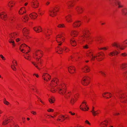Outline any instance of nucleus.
Masks as SVG:
<instances>
[{"mask_svg":"<svg viewBox=\"0 0 127 127\" xmlns=\"http://www.w3.org/2000/svg\"><path fill=\"white\" fill-rule=\"evenodd\" d=\"M103 55L102 54L99 53H98L97 55H96L95 56H93V54L91 52H90L89 53L87 54V56H89L91 59V60L92 61H94L95 58L96 59L97 61H100L102 60L103 59L101 57V56H103V55L104 56V54L103 53H102Z\"/></svg>","mask_w":127,"mask_h":127,"instance_id":"obj_1","label":"nucleus"},{"mask_svg":"<svg viewBox=\"0 0 127 127\" xmlns=\"http://www.w3.org/2000/svg\"><path fill=\"white\" fill-rule=\"evenodd\" d=\"M83 35L82 36V40L83 41L88 43L89 42V39L90 38L88 34L89 31L87 30H84L82 31Z\"/></svg>","mask_w":127,"mask_h":127,"instance_id":"obj_2","label":"nucleus"},{"mask_svg":"<svg viewBox=\"0 0 127 127\" xmlns=\"http://www.w3.org/2000/svg\"><path fill=\"white\" fill-rule=\"evenodd\" d=\"M63 34V33H62L61 34H58L56 37V40L59 43V46H60L62 44L63 42H62V41H63V42L64 41V37L62 35V34Z\"/></svg>","mask_w":127,"mask_h":127,"instance_id":"obj_3","label":"nucleus"},{"mask_svg":"<svg viewBox=\"0 0 127 127\" xmlns=\"http://www.w3.org/2000/svg\"><path fill=\"white\" fill-rule=\"evenodd\" d=\"M17 35V34L16 33H12L10 35L9 37L10 38L9 40V42L10 43H12V45L13 46H15V45L14 44V42L13 40V39L15 38Z\"/></svg>","mask_w":127,"mask_h":127,"instance_id":"obj_4","label":"nucleus"},{"mask_svg":"<svg viewBox=\"0 0 127 127\" xmlns=\"http://www.w3.org/2000/svg\"><path fill=\"white\" fill-rule=\"evenodd\" d=\"M59 8L57 7L53 8L49 11V14L50 16L53 17L56 15V12L58 11Z\"/></svg>","mask_w":127,"mask_h":127,"instance_id":"obj_5","label":"nucleus"},{"mask_svg":"<svg viewBox=\"0 0 127 127\" xmlns=\"http://www.w3.org/2000/svg\"><path fill=\"white\" fill-rule=\"evenodd\" d=\"M90 77L88 76L84 77L82 80L81 83L84 85L86 86L89 84Z\"/></svg>","mask_w":127,"mask_h":127,"instance_id":"obj_6","label":"nucleus"},{"mask_svg":"<svg viewBox=\"0 0 127 127\" xmlns=\"http://www.w3.org/2000/svg\"><path fill=\"white\" fill-rule=\"evenodd\" d=\"M112 45L113 46L116 47L118 50L119 49L124 50L125 48L127 46H123V44L121 45L119 43H114Z\"/></svg>","mask_w":127,"mask_h":127,"instance_id":"obj_7","label":"nucleus"},{"mask_svg":"<svg viewBox=\"0 0 127 127\" xmlns=\"http://www.w3.org/2000/svg\"><path fill=\"white\" fill-rule=\"evenodd\" d=\"M61 87H59L57 88V89L59 93L61 94L64 95V92H65L66 88L65 87H64V86L63 85H61Z\"/></svg>","mask_w":127,"mask_h":127,"instance_id":"obj_8","label":"nucleus"},{"mask_svg":"<svg viewBox=\"0 0 127 127\" xmlns=\"http://www.w3.org/2000/svg\"><path fill=\"white\" fill-rule=\"evenodd\" d=\"M111 1L115 4L116 5H118L119 8L122 7H123L122 5H121L120 1L118 0H110Z\"/></svg>","mask_w":127,"mask_h":127,"instance_id":"obj_9","label":"nucleus"},{"mask_svg":"<svg viewBox=\"0 0 127 127\" xmlns=\"http://www.w3.org/2000/svg\"><path fill=\"white\" fill-rule=\"evenodd\" d=\"M58 49H57L58 50L56 51V52L58 53L61 54L62 53L64 49V48H65V50H66V48H65V47L64 46L63 47V48L62 47H60V46H58Z\"/></svg>","mask_w":127,"mask_h":127,"instance_id":"obj_10","label":"nucleus"},{"mask_svg":"<svg viewBox=\"0 0 127 127\" xmlns=\"http://www.w3.org/2000/svg\"><path fill=\"white\" fill-rule=\"evenodd\" d=\"M86 102H85L84 101L83 102L82 104V105H81L80 106V108L83 111H84V109L82 107H81V106L84 107V109H85V111H87L88 110L87 109L86 107H87V105H86Z\"/></svg>","mask_w":127,"mask_h":127,"instance_id":"obj_11","label":"nucleus"},{"mask_svg":"<svg viewBox=\"0 0 127 127\" xmlns=\"http://www.w3.org/2000/svg\"><path fill=\"white\" fill-rule=\"evenodd\" d=\"M81 23L80 21H76L73 23V26L74 28L79 27Z\"/></svg>","mask_w":127,"mask_h":127,"instance_id":"obj_12","label":"nucleus"},{"mask_svg":"<svg viewBox=\"0 0 127 127\" xmlns=\"http://www.w3.org/2000/svg\"><path fill=\"white\" fill-rule=\"evenodd\" d=\"M31 3L32 6L34 8H36L38 7V3L36 1H33Z\"/></svg>","mask_w":127,"mask_h":127,"instance_id":"obj_13","label":"nucleus"},{"mask_svg":"<svg viewBox=\"0 0 127 127\" xmlns=\"http://www.w3.org/2000/svg\"><path fill=\"white\" fill-rule=\"evenodd\" d=\"M6 15L4 13V12L1 13L0 14V17L3 20H6L5 18H6Z\"/></svg>","mask_w":127,"mask_h":127,"instance_id":"obj_14","label":"nucleus"},{"mask_svg":"<svg viewBox=\"0 0 127 127\" xmlns=\"http://www.w3.org/2000/svg\"><path fill=\"white\" fill-rule=\"evenodd\" d=\"M32 64L36 68H37L39 70H40V68H39L38 66L37 65V64H39V63L40 64H42V63L41 61V60H40V61L39 63H35L34 62H32Z\"/></svg>","mask_w":127,"mask_h":127,"instance_id":"obj_15","label":"nucleus"},{"mask_svg":"<svg viewBox=\"0 0 127 127\" xmlns=\"http://www.w3.org/2000/svg\"><path fill=\"white\" fill-rule=\"evenodd\" d=\"M78 33V32L77 31H72L71 33V35L73 37H75L77 35Z\"/></svg>","mask_w":127,"mask_h":127,"instance_id":"obj_16","label":"nucleus"},{"mask_svg":"<svg viewBox=\"0 0 127 127\" xmlns=\"http://www.w3.org/2000/svg\"><path fill=\"white\" fill-rule=\"evenodd\" d=\"M28 30L25 28H24L23 31V34L25 36H27V34L28 33Z\"/></svg>","mask_w":127,"mask_h":127,"instance_id":"obj_17","label":"nucleus"},{"mask_svg":"<svg viewBox=\"0 0 127 127\" xmlns=\"http://www.w3.org/2000/svg\"><path fill=\"white\" fill-rule=\"evenodd\" d=\"M33 29L35 32H41L42 31V28L40 27H39V28L34 27L33 28Z\"/></svg>","mask_w":127,"mask_h":127,"instance_id":"obj_18","label":"nucleus"},{"mask_svg":"<svg viewBox=\"0 0 127 127\" xmlns=\"http://www.w3.org/2000/svg\"><path fill=\"white\" fill-rule=\"evenodd\" d=\"M122 12L123 14L125 15H127V8H125L122 10Z\"/></svg>","mask_w":127,"mask_h":127,"instance_id":"obj_19","label":"nucleus"},{"mask_svg":"<svg viewBox=\"0 0 127 127\" xmlns=\"http://www.w3.org/2000/svg\"><path fill=\"white\" fill-rule=\"evenodd\" d=\"M29 16L30 17L32 18H36L37 15L36 13H33L30 14V15Z\"/></svg>","mask_w":127,"mask_h":127,"instance_id":"obj_20","label":"nucleus"},{"mask_svg":"<svg viewBox=\"0 0 127 127\" xmlns=\"http://www.w3.org/2000/svg\"><path fill=\"white\" fill-rule=\"evenodd\" d=\"M70 42L71 45L73 46H75L76 45V43L74 40H73L72 39L70 40Z\"/></svg>","mask_w":127,"mask_h":127,"instance_id":"obj_21","label":"nucleus"},{"mask_svg":"<svg viewBox=\"0 0 127 127\" xmlns=\"http://www.w3.org/2000/svg\"><path fill=\"white\" fill-rule=\"evenodd\" d=\"M50 91L52 92H55L56 91L54 89V86H53V84L52 83L50 84Z\"/></svg>","mask_w":127,"mask_h":127,"instance_id":"obj_22","label":"nucleus"},{"mask_svg":"<svg viewBox=\"0 0 127 127\" xmlns=\"http://www.w3.org/2000/svg\"><path fill=\"white\" fill-rule=\"evenodd\" d=\"M49 76V74L46 73H44L42 75V77L44 79V80H45L46 81H47L48 80L46 79L45 78V77H47V76Z\"/></svg>","mask_w":127,"mask_h":127,"instance_id":"obj_23","label":"nucleus"},{"mask_svg":"<svg viewBox=\"0 0 127 127\" xmlns=\"http://www.w3.org/2000/svg\"><path fill=\"white\" fill-rule=\"evenodd\" d=\"M49 101L51 103H53L54 102V101L55 100L54 98L52 96L51 97V98L49 99Z\"/></svg>","mask_w":127,"mask_h":127,"instance_id":"obj_24","label":"nucleus"},{"mask_svg":"<svg viewBox=\"0 0 127 127\" xmlns=\"http://www.w3.org/2000/svg\"><path fill=\"white\" fill-rule=\"evenodd\" d=\"M121 68L123 69L124 68H125L127 66V64L126 63H123L120 65Z\"/></svg>","mask_w":127,"mask_h":127,"instance_id":"obj_25","label":"nucleus"},{"mask_svg":"<svg viewBox=\"0 0 127 127\" xmlns=\"http://www.w3.org/2000/svg\"><path fill=\"white\" fill-rule=\"evenodd\" d=\"M60 117L61 118V119H60V118H58L57 119V120L61 121V120H62V121H64L65 120V117L63 115H60Z\"/></svg>","mask_w":127,"mask_h":127,"instance_id":"obj_26","label":"nucleus"},{"mask_svg":"<svg viewBox=\"0 0 127 127\" xmlns=\"http://www.w3.org/2000/svg\"><path fill=\"white\" fill-rule=\"evenodd\" d=\"M72 69H73L74 71H75V68L73 66H71L70 67V68L69 67L68 68V71L70 73H73L72 72H70V70H71Z\"/></svg>","mask_w":127,"mask_h":127,"instance_id":"obj_27","label":"nucleus"},{"mask_svg":"<svg viewBox=\"0 0 127 127\" xmlns=\"http://www.w3.org/2000/svg\"><path fill=\"white\" fill-rule=\"evenodd\" d=\"M76 9L79 14L80 13H81L82 9L81 8L77 7L76 8Z\"/></svg>","mask_w":127,"mask_h":127,"instance_id":"obj_28","label":"nucleus"},{"mask_svg":"<svg viewBox=\"0 0 127 127\" xmlns=\"http://www.w3.org/2000/svg\"><path fill=\"white\" fill-rule=\"evenodd\" d=\"M70 16L69 15L65 17V18L66 21L68 22H71V19L70 18Z\"/></svg>","mask_w":127,"mask_h":127,"instance_id":"obj_29","label":"nucleus"},{"mask_svg":"<svg viewBox=\"0 0 127 127\" xmlns=\"http://www.w3.org/2000/svg\"><path fill=\"white\" fill-rule=\"evenodd\" d=\"M84 68L87 72H89L90 70V69L87 66H86L84 67Z\"/></svg>","mask_w":127,"mask_h":127,"instance_id":"obj_30","label":"nucleus"},{"mask_svg":"<svg viewBox=\"0 0 127 127\" xmlns=\"http://www.w3.org/2000/svg\"><path fill=\"white\" fill-rule=\"evenodd\" d=\"M72 4H73V2L72 1L69 2L68 3H67L69 8L73 6V5H72Z\"/></svg>","mask_w":127,"mask_h":127,"instance_id":"obj_31","label":"nucleus"},{"mask_svg":"<svg viewBox=\"0 0 127 127\" xmlns=\"http://www.w3.org/2000/svg\"><path fill=\"white\" fill-rule=\"evenodd\" d=\"M97 112V111H94L93 112L91 111L93 115L94 116H95V115L98 114L99 113Z\"/></svg>","mask_w":127,"mask_h":127,"instance_id":"obj_32","label":"nucleus"},{"mask_svg":"<svg viewBox=\"0 0 127 127\" xmlns=\"http://www.w3.org/2000/svg\"><path fill=\"white\" fill-rule=\"evenodd\" d=\"M101 40V39L100 37H98L96 38L95 39V40L96 41L98 42L99 43H100L101 42L99 41V40Z\"/></svg>","mask_w":127,"mask_h":127,"instance_id":"obj_33","label":"nucleus"},{"mask_svg":"<svg viewBox=\"0 0 127 127\" xmlns=\"http://www.w3.org/2000/svg\"><path fill=\"white\" fill-rule=\"evenodd\" d=\"M114 54V55H115V53L113 51L109 53V55L110 56H112Z\"/></svg>","mask_w":127,"mask_h":127,"instance_id":"obj_34","label":"nucleus"},{"mask_svg":"<svg viewBox=\"0 0 127 127\" xmlns=\"http://www.w3.org/2000/svg\"><path fill=\"white\" fill-rule=\"evenodd\" d=\"M64 27L65 26L64 24H60L58 26V27L60 28Z\"/></svg>","mask_w":127,"mask_h":127,"instance_id":"obj_35","label":"nucleus"},{"mask_svg":"<svg viewBox=\"0 0 127 127\" xmlns=\"http://www.w3.org/2000/svg\"><path fill=\"white\" fill-rule=\"evenodd\" d=\"M74 102V98L73 97H72L71 99L70 102L72 104H73Z\"/></svg>","mask_w":127,"mask_h":127,"instance_id":"obj_36","label":"nucleus"},{"mask_svg":"<svg viewBox=\"0 0 127 127\" xmlns=\"http://www.w3.org/2000/svg\"><path fill=\"white\" fill-rule=\"evenodd\" d=\"M11 68L12 69L14 70H16V68L14 66V65H12L11 66Z\"/></svg>","mask_w":127,"mask_h":127,"instance_id":"obj_37","label":"nucleus"},{"mask_svg":"<svg viewBox=\"0 0 127 127\" xmlns=\"http://www.w3.org/2000/svg\"><path fill=\"white\" fill-rule=\"evenodd\" d=\"M27 46L25 44H22L21 46L20 47V49L24 47L25 46Z\"/></svg>","mask_w":127,"mask_h":127,"instance_id":"obj_38","label":"nucleus"},{"mask_svg":"<svg viewBox=\"0 0 127 127\" xmlns=\"http://www.w3.org/2000/svg\"><path fill=\"white\" fill-rule=\"evenodd\" d=\"M28 18L27 15H26L24 18V19H25V21H28Z\"/></svg>","mask_w":127,"mask_h":127,"instance_id":"obj_39","label":"nucleus"},{"mask_svg":"<svg viewBox=\"0 0 127 127\" xmlns=\"http://www.w3.org/2000/svg\"><path fill=\"white\" fill-rule=\"evenodd\" d=\"M100 72L101 73V74H102L103 76L104 77L106 75V74H105L104 72H103L102 71H100Z\"/></svg>","mask_w":127,"mask_h":127,"instance_id":"obj_40","label":"nucleus"},{"mask_svg":"<svg viewBox=\"0 0 127 127\" xmlns=\"http://www.w3.org/2000/svg\"><path fill=\"white\" fill-rule=\"evenodd\" d=\"M0 57L3 60H5V58L2 55H0Z\"/></svg>","mask_w":127,"mask_h":127,"instance_id":"obj_41","label":"nucleus"},{"mask_svg":"<svg viewBox=\"0 0 127 127\" xmlns=\"http://www.w3.org/2000/svg\"><path fill=\"white\" fill-rule=\"evenodd\" d=\"M53 111L54 110L51 109H49L47 110V111L48 112H53Z\"/></svg>","mask_w":127,"mask_h":127,"instance_id":"obj_42","label":"nucleus"},{"mask_svg":"<svg viewBox=\"0 0 127 127\" xmlns=\"http://www.w3.org/2000/svg\"><path fill=\"white\" fill-rule=\"evenodd\" d=\"M125 97L123 95H121V96L120 97V99H122L125 98Z\"/></svg>","mask_w":127,"mask_h":127,"instance_id":"obj_43","label":"nucleus"},{"mask_svg":"<svg viewBox=\"0 0 127 127\" xmlns=\"http://www.w3.org/2000/svg\"><path fill=\"white\" fill-rule=\"evenodd\" d=\"M121 55L123 56H127V54L125 53H122Z\"/></svg>","mask_w":127,"mask_h":127,"instance_id":"obj_44","label":"nucleus"},{"mask_svg":"<svg viewBox=\"0 0 127 127\" xmlns=\"http://www.w3.org/2000/svg\"><path fill=\"white\" fill-rule=\"evenodd\" d=\"M6 105H8L9 104V102L7 101H5V102H3Z\"/></svg>","mask_w":127,"mask_h":127,"instance_id":"obj_45","label":"nucleus"},{"mask_svg":"<svg viewBox=\"0 0 127 127\" xmlns=\"http://www.w3.org/2000/svg\"><path fill=\"white\" fill-rule=\"evenodd\" d=\"M83 48L85 49H87L88 48V45L86 44L85 46H83Z\"/></svg>","mask_w":127,"mask_h":127,"instance_id":"obj_46","label":"nucleus"},{"mask_svg":"<svg viewBox=\"0 0 127 127\" xmlns=\"http://www.w3.org/2000/svg\"><path fill=\"white\" fill-rule=\"evenodd\" d=\"M46 78H47L49 80H50L51 78V76L50 75H49V76L47 77H45Z\"/></svg>","mask_w":127,"mask_h":127,"instance_id":"obj_47","label":"nucleus"},{"mask_svg":"<svg viewBox=\"0 0 127 127\" xmlns=\"http://www.w3.org/2000/svg\"><path fill=\"white\" fill-rule=\"evenodd\" d=\"M37 97V98H38L39 100H40V102L44 104V103L40 99L39 97H38L37 96H36Z\"/></svg>","mask_w":127,"mask_h":127,"instance_id":"obj_48","label":"nucleus"},{"mask_svg":"<svg viewBox=\"0 0 127 127\" xmlns=\"http://www.w3.org/2000/svg\"><path fill=\"white\" fill-rule=\"evenodd\" d=\"M103 125H105L106 126H107V125L105 124L104 123H101L100 124V125L101 126V127H102V126Z\"/></svg>","mask_w":127,"mask_h":127,"instance_id":"obj_49","label":"nucleus"},{"mask_svg":"<svg viewBox=\"0 0 127 127\" xmlns=\"http://www.w3.org/2000/svg\"><path fill=\"white\" fill-rule=\"evenodd\" d=\"M31 113L33 115H35L36 114V112H35L34 111H32L31 112Z\"/></svg>","mask_w":127,"mask_h":127,"instance_id":"obj_50","label":"nucleus"},{"mask_svg":"<svg viewBox=\"0 0 127 127\" xmlns=\"http://www.w3.org/2000/svg\"><path fill=\"white\" fill-rule=\"evenodd\" d=\"M85 122L86 123H87L89 125H90V123L89 122L87 121V120H86Z\"/></svg>","mask_w":127,"mask_h":127,"instance_id":"obj_51","label":"nucleus"},{"mask_svg":"<svg viewBox=\"0 0 127 127\" xmlns=\"http://www.w3.org/2000/svg\"><path fill=\"white\" fill-rule=\"evenodd\" d=\"M13 3L11 2H9V3L8 4V5L9 7H10V4H12Z\"/></svg>","mask_w":127,"mask_h":127,"instance_id":"obj_52","label":"nucleus"},{"mask_svg":"<svg viewBox=\"0 0 127 127\" xmlns=\"http://www.w3.org/2000/svg\"><path fill=\"white\" fill-rule=\"evenodd\" d=\"M114 52L115 53V55H117L118 54V52L116 50H115Z\"/></svg>","mask_w":127,"mask_h":127,"instance_id":"obj_53","label":"nucleus"},{"mask_svg":"<svg viewBox=\"0 0 127 127\" xmlns=\"http://www.w3.org/2000/svg\"><path fill=\"white\" fill-rule=\"evenodd\" d=\"M69 113L71 114V115H73L75 114V113H72L70 111L69 112Z\"/></svg>","mask_w":127,"mask_h":127,"instance_id":"obj_54","label":"nucleus"},{"mask_svg":"<svg viewBox=\"0 0 127 127\" xmlns=\"http://www.w3.org/2000/svg\"><path fill=\"white\" fill-rule=\"evenodd\" d=\"M124 74L126 75L127 77V71L124 72Z\"/></svg>","mask_w":127,"mask_h":127,"instance_id":"obj_55","label":"nucleus"},{"mask_svg":"<svg viewBox=\"0 0 127 127\" xmlns=\"http://www.w3.org/2000/svg\"><path fill=\"white\" fill-rule=\"evenodd\" d=\"M33 75H35L36 77H38L39 76L37 74H33Z\"/></svg>","mask_w":127,"mask_h":127,"instance_id":"obj_56","label":"nucleus"},{"mask_svg":"<svg viewBox=\"0 0 127 127\" xmlns=\"http://www.w3.org/2000/svg\"><path fill=\"white\" fill-rule=\"evenodd\" d=\"M44 34H45V35L46 36H49L50 35L49 34H46V33H45V32L44 33Z\"/></svg>","mask_w":127,"mask_h":127,"instance_id":"obj_57","label":"nucleus"},{"mask_svg":"<svg viewBox=\"0 0 127 127\" xmlns=\"http://www.w3.org/2000/svg\"><path fill=\"white\" fill-rule=\"evenodd\" d=\"M19 41V39L18 38H17L16 39V41L17 42H18Z\"/></svg>","mask_w":127,"mask_h":127,"instance_id":"obj_58","label":"nucleus"},{"mask_svg":"<svg viewBox=\"0 0 127 127\" xmlns=\"http://www.w3.org/2000/svg\"><path fill=\"white\" fill-rule=\"evenodd\" d=\"M34 58H35L37 59L38 60H37V61H39V60L40 59V58L38 59L37 57H34Z\"/></svg>","mask_w":127,"mask_h":127,"instance_id":"obj_59","label":"nucleus"},{"mask_svg":"<svg viewBox=\"0 0 127 127\" xmlns=\"http://www.w3.org/2000/svg\"><path fill=\"white\" fill-rule=\"evenodd\" d=\"M119 113H115V114H114V115H119Z\"/></svg>","mask_w":127,"mask_h":127,"instance_id":"obj_60","label":"nucleus"},{"mask_svg":"<svg viewBox=\"0 0 127 127\" xmlns=\"http://www.w3.org/2000/svg\"><path fill=\"white\" fill-rule=\"evenodd\" d=\"M24 12H23V13H21V12H20V11H19V14H23Z\"/></svg>","mask_w":127,"mask_h":127,"instance_id":"obj_61","label":"nucleus"},{"mask_svg":"<svg viewBox=\"0 0 127 127\" xmlns=\"http://www.w3.org/2000/svg\"><path fill=\"white\" fill-rule=\"evenodd\" d=\"M49 3H50L49 2H47L46 3V4L47 5H48Z\"/></svg>","mask_w":127,"mask_h":127,"instance_id":"obj_62","label":"nucleus"},{"mask_svg":"<svg viewBox=\"0 0 127 127\" xmlns=\"http://www.w3.org/2000/svg\"><path fill=\"white\" fill-rule=\"evenodd\" d=\"M125 42V43L126 44H127V40H125L124 41V42Z\"/></svg>","mask_w":127,"mask_h":127,"instance_id":"obj_63","label":"nucleus"},{"mask_svg":"<svg viewBox=\"0 0 127 127\" xmlns=\"http://www.w3.org/2000/svg\"><path fill=\"white\" fill-rule=\"evenodd\" d=\"M15 127H19L18 125H17L15 126Z\"/></svg>","mask_w":127,"mask_h":127,"instance_id":"obj_64","label":"nucleus"}]
</instances>
